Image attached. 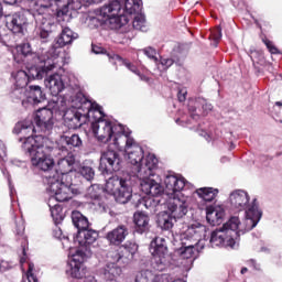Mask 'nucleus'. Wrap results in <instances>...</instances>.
<instances>
[{
  "label": "nucleus",
  "instance_id": "nucleus-1",
  "mask_svg": "<svg viewBox=\"0 0 282 282\" xmlns=\"http://www.w3.org/2000/svg\"><path fill=\"white\" fill-rule=\"evenodd\" d=\"M229 204L234 210H245V218L230 217L221 227L216 228L212 235L209 243L212 248H227V250L239 249V237L257 228L263 212L259 208V202L253 198L250 202V195L243 189H236L229 195Z\"/></svg>",
  "mask_w": 282,
  "mask_h": 282
},
{
  "label": "nucleus",
  "instance_id": "nucleus-2",
  "mask_svg": "<svg viewBox=\"0 0 282 282\" xmlns=\"http://www.w3.org/2000/svg\"><path fill=\"white\" fill-rule=\"evenodd\" d=\"M70 107L72 109H76V111L72 117L70 111H66L64 119L73 122L74 127H80L85 120H94L91 122L93 133L104 144H107L111 138L113 144H116V138H120L129 132V129L124 128V126L104 119L105 112L102 111V107L96 102H91L82 93L72 98Z\"/></svg>",
  "mask_w": 282,
  "mask_h": 282
},
{
  "label": "nucleus",
  "instance_id": "nucleus-3",
  "mask_svg": "<svg viewBox=\"0 0 282 282\" xmlns=\"http://www.w3.org/2000/svg\"><path fill=\"white\" fill-rule=\"evenodd\" d=\"M115 147L124 149V158L137 171L142 193L160 195L162 185L160 184V175L155 173L158 171V158L155 154L149 153L144 156V149L131 138V131L116 138Z\"/></svg>",
  "mask_w": 282,
  "mask_h": 282
},
{
  "label": "nucleus",
  "instance_id": "nucleus-4",
  "mask_svg": "<svg viewBox=\"0 0 282 282\" xmlns=\"http://www.w3.org/2000/svg\"><path fill=\"white\" fill-rule=\"evenodd\" d=\"M66 107L67 99L57 97L56 99H53V104H48V108L44 107L36 111L34 116L35 126L32 120L26 119L18 122L13 131L18 135H28V133H36V131L50 135L51 131L54 129V111H64V116L66 111H70V118L76 113V109L65 110Z\"/></svg>",
  "mask_w": 282,
  "mask_h": 282
},
{
  "label": "nucleus",
  "instance_id": "nucleus-5",
  "mask_svg": "<svg viewBox=\"0 0 282 282\" xmlns=\"http://www.w3.org/2000/svg\"><path fill=\"white\" fill-rule=\"evenodd\" d=\"M23 151H26L31 158V164L37 171L47 173L54 169L55 162L52 153L56 151V143L42 134L21 138Z\"/></svg>",
  "mask_w": 282,
  "mask_h": 282
},
{
  "label": "nucleus",
  "instance_id": "nucleus-6",
  "mask_svg": "<svg viewBox=\"0 0 282 282\" xmlns=\"http://www.w3.org/2000/svg\"><path fill=\"white\" fill-rule=\"evenodd\" d=\"M208 228L202 223H193L192 225H185L182 227L178 238L182 245L181 258L187 260V270H191L193 265V257L197 252V243L206 237Z\"/></svg>",
  "mask_w": 282,
  "mask_h": 282
},
{
  "label": "nucleus",
  "instance_id": "nucleus-7",
  "mask_svg": "<svg viewBox=\"0 0 282 282\" xmlns=\"http://www.w3.org/2000/svg\"><path fill=\"white\" fill-rule=\"evenodd\" d=\"M122 0H112L95 11L97 21L107 25L110 30H118L121 34H127L131 28L127 15L120 13L122 10Z\"/></svg>",
  "mask_w": 282,
  "mask_h": 282
},
{
  "label": "nucleus",
  "instance_id": "nucleus-8",
  "mask_svg": "<svg viewBox=\"0 0 282 282\" xmlns=\"http://www.w3.org/2000/svg\"><path fill=\"white\" fill-rule=\"evenodd\" d=\"M45 65L39 66H26L28 72L18 70L15 75H13V85L14 88L11 93V98L14 100H19V98H24L25 91H28V84L30 79L41 80L50 74V72H54V64H50L46 59H44Z\"/></svg>",
  "mask_w": 282,
  "mask_h": 282
},
{
  "label": "nucleus",
  "instance_id": "nucleus-9",
  "mask_svg": "<svg viewBox=\"0 0 282 282\" xmlns=\"http://www.w3.org/2000/svg\"><path fill=\"white\" fill-rule=\"evenodd\" d=\"M105 191L108 195H112L119 204H127L133 197L131 182L119 176L109 177L106 182Z\"/></svg>",
  "mask_w": 282,
  "mask_h": 282
},
{
  "label": "nucleus",
  "instance_id": "nucleus-10",
  "mask_svg": "<svg viewBox=\"0 0 282 282\" xmlns=\"http://www.w3.org/2000/svg\"><path fill=\"white\" fill-rule=\"evenodd\" d=\"M64 178H58V176H46L47 191L51 193V198L54 202H69L74 195H78V189L74 184L63 181Z\"/></svg>",
  "mask_w": 282,
  "mask_h": 282
},
{
  "label": "nucleus",
  "instance_id": "nucleus-11",
  "mask_svg": "<svg viewBox=\"0 0 282 282\" xmlns=\"http://www.w3.org/2000/svg\"><path fill=\"white\" fill-rule=\"evenodd\" d=\"M78 39V33H74L72 29L64 28L61 35L57 37L56 42L48 50L51 57H45L44 61L48 62L50 65H54V69H61L63 63V57H61L62 47L69 45Z\"/></svg>",
  "mask_w": 282,
  "mask_h": 282
},
{
  "label": "nucleus",
  "instance_id": "nucleus-12",
  "mask_svg": "<svg viewBox=\"0 0 282 282\" xmlns=\"http://www.w3.org/2000/svg\"><path fill=\"white\" fill-rule=\"evenodd\" d=\"M150 252L154 259V270L162 272L171 265V254L166 247V239L162 237L154 238L150 243Z\"/></svg>",
  "mask_w": 282,
  "mask_h": 282
},
{
  "label": "nucleus",
  "instance_id": "nucleus-13",
  "mask_svg": "<svg viewBox=\"0 0 282 282\" xmlns=\"http://www.w3.org/2000/svg\"><path fill=\"white\" fill-rule=\"evenodd\" d=\"M18 55H14L15 63H23L26 67H36V65H45V58H52L50 51L39 56V54L32 51L30 43H23L17 46Z\"/></svg>",
  "mask_w": 282,
  "mask_h": 282
},
{
  "label": "nucleus",
  "instance_id": "nucleus-14",
  "mask_svg": "<svg viewBox=\"0 0 282 282\" xmlns=\"http://www.w3.org/2000/svg\"><path fill=\"white\" fill-rule=\"evenodd\" d=\"M69 262L67 274L72 276V279H84L87 274V267H85V260L89 259V251L83 252V250L69 249L68 251Z\"/></svg>",
  "mask_w": 282,
  "mask_h": 282
},
{
  "label": "nucleus",
  "instance_id": "nucleus-15",
  "mask_svg": "<svg viewBox=\"0 0 282 282\" xmlns=\"http://www.w3.org/2000/svg\"><path fill=\"white\" fill-rule=\"evenodd\" d=\"M122 169V158L120 153L108 150L101 153L99 162V171L102 175H111Z\"/></svg>",
  "mask_w": 282,
  "mask_h": 282
},
{
  "label": "nucleus",
  "instance_id": "nucleus-16",
  "mask_svg": "<svg viewBox=\"0 0 282 282\" xmlns=\"http://www.w3.org/2000/svg\"><path fill=\"white\" fill-rule=\"evenodd\" d=\"M97 239L98 232L96 230L89 228L79 230L74 238V252L82 250L83 252H89V257H91V248H94V243ZM69 250H72V248H69Z\"/></svg>",
  "mask_w": 282,
  "mask_h": 282
},
{
  "label": "nucleus",
  "instance_id": "nucleus-17",
  "mask_svg": "<svg viewBox=\"0 0 282 282\" xmlns=\"http://www.w3.org/2000/svg\"><path fill=\"white\" fill-rule=\"evenodd\" d=\"M166 208L173 217L182 219L188 213V196L186 194L178 196H167Z\"/></svg>",
  "mask_w": 282,
  "mask_h": 282
},
{
  "label": "nucleus",
  "instance_id": "nucleus-18",
  "mask_svg": "<svg viewBox=\"0 0 282 282\" xmlns=\"http://www.w3.org/2000/svg\"><path fill=\"white\" fill-rule=\"evenodd\" d=\"M164 186L163 193L166 197L184 195L182 191L186 186V178L181 175L169 174L164 178Z\"/></svg>",
  "mask_w": 282,
  "mask_h": 282
},
{
  "label": "nucleus",
  "instance_id": "nucleus-19",
  "mask_svg": "<svg viewBox=\"0 0 282 282\" xmlns=\"http://www.w3.org/2000/svg\"><path fill=\"white\" fill-rule=\"evenodd\" d=\"M128 265L127 263H120V261L111 258V251L108 253V262L104 268V279L110 282H122V268Z\"/></svg>",
  "mask_w": 282,
  "mask_h": 282
},
{
  "label": "nucleus",
  "instance_id": "nucleus-20",
  "mask_svg": "<svg viewBox=\"0 0 282 282\" xmlns=\"http://www.w3.org/2000/svg\"><path fill=\"white\" fill-rule=\"evenodd\" d=\"M76 166V156L72 152H67V155L64 154V158L57 161L55 173L51 177H57V180H65L68 173L75 170Z\"/></svg>",
  "mask_w": 282,
  "mask_h": 282
},
{
  "label": "nucleus",
  "instance_id": "nucleus-21",
  "mask_svg": "<svg viewBox=\"0 0 282 282\" xmlns=\"http://www.w3.org/2000/svg\"><path fill=\"white\" fill-rule=\"evenodd\" d=\"M6 25L13 34L28 32V18L23 13H13L6 17Z\"/></svg>",
  "mask_w": 282,
  "mask_h": 282
},
{
  "label": "nucleus",
  "instance_id": "nucleus-22",
  "mask_svg": "<svg viewBox=\"0 0 282 282\" xmlns=\"http://www.w3.org/2000/svg\"><path fill=\"white\" fill-rule=\"evenodd\" d=\"M110 252L112 261H119V263H126L129 265V263H131V259H133V254L138 252V246L134 242H127L118 250H113Z\"/></svg>",
  "mask_w": 282,
  "mask_h": 282
},
{
  "label": "nucleus",
  "instance_id": "nucleus-23",
  "mask_svg": "<svg viewBox=\"0 0 282 282\" xmlns=\"http://www.w3.org/2000/svg\"><path fill=\"white\" fill-rule=\"evenodd\" d=\"M209 111H213V105L208 104L206 99L198 98L188 101V112L193 120H199L202 116H208Z\"/></svg>",
  "mask_w": 282,
  "mask_h": 282
},
{
  "label": "nucleus",
  "instance_id": "nucleus-24",
  "mask_svg": "<svg viewBox=\"0 0 282 282\" xmlns=\"http://www.w3.org/2000/svg\"><path fill=\"white\" fill-rule=\"evenodd\" d=\"M67 6H64L63 10L57 11L56 19L58 23H63V21H69L70 10H80L83 3H101L102 0H67Z\"/></svg>",
  "mask_w": 282,
  "mask_h": 282
},
{
  "label": "nucleus",
  "instance_id": "nucleus-25",
  "mask_svg": "<svg viewBox=\"0 0 282 282\" xmlns=\"http://www.w3.org/2000/svg\"><path fill=\"white\" fill-rule=\"evenodd\" d=\"M18 100H21L23 107L39 105L45 100V94L41 89V86H30L29 89L25 90V96L18 98Z\"/></svg>",
  "mask_w": 282,
  "mask_h": 282
},
{
  "label": "nucleus",
  "instance_id": "nucleus-26",
  "mask_svg": "<svg viewBox=\"0 0 282 282\" xmlns=\"http://www.w3.org/2000/svg\"><path fill=\"white\" fill-rule=\"evenodd\" d=\"M44 85L46 89L52 94V96H58L63 89H65V83L63 82V77L61 74L54 73L47 76L44 79Z\"/></svg>",
  "mask_w": 282,
  "mask_h": 282
},
{
  "label": "nucleus",
  "instance_id": "nucleus-27",
  "mask_svg": "<svg viewBox=\"0 0 282 282\" xmlns=\"http://www.w3.org/2000/svg\"><path fill=\"white\" fill-rule=\"evenodd\" d=\"M224 217L226 209L221 205H210L206 208V219L210 226H218Z\"/></svg>",
  "mask_w": 282,
  "mask_h": 282
},
{
  "label": "nucleus",
  "instance_id": "nucleus-28",
  "mask_svg": "<svg viewBox=\"0 0 282 282\" xmlns=\"http://www.w3.org/2000/svg\"><path fill=\"white\" fill-rule=\"evenodd\" d=\"M82 144L83 140H80V137L78 134H73L72 137L61 135L55 143V147L62 151V153H69L67 147L68 149H72V147H80Z\"/></svg>",
  "mask_w": 282,
  "mask_h": 282
},
{
  "label": "nucleus",
  "instance_id": "nucleus-29",
  "mask_svg": "<svg viewBox=\"0 0 282 282\" xmlns=\"http://www.w3.org/2000/svg\"><path fill=\"white\" fill-rule=\"evenodd\" d=\"M129 235V229L124 225H119L111 231H109L106 235L107 241L111 243V246H120L124 239H127V236Z\"/></svg>",
  "mask_w": 282,
  "mask_h": 282
},
{
  "label": "nucleus",
  "instance_id": "nucleus-30",
  "mask_svg": "<svg viewBox=\"0 0 282 282\" xmlns=\"http://www.w3.org/2000/svg\"><path fill=\"white\" fill-rule=\"evenodd\" d=\"M145 193V195H150L148 197L139 199V206H144L148 210H151V208H155L156 206H160L162 204V200H160V195L164 194V187H162V192L158 195H153L151 193Z\"/></svg>",
  "mask_w": 282,
  "mask_h": 282
},
{
  "label": "nucleus",
  "instance_id": "nucleus-31",
  "mask_svg": "<svg viewBox=\"0 0 282 282\" xmlns=\"http://www.w3.org/2000/svg\"><path fill=\"white\" fill-rule=\"evenodd\" d=\"M176 219L177 217L173 216L170 212H163L159 215L158 224L162 230H171Z\"/></svg>",
  "mask_w": 282,
  "mask_h": 282
},
{
  "label": "nucleus",
  "instance_id": "nucleus-32",
  "mask_svg": "<svg viewBox=\"0 0 282 282\" xmlns=\"http://www.w3.org/2000/svg\"><path fill=\"white\" fill-rule=\"evenodd\" d=\"M133 221L137 226V232H140V235L145 232V230H149V215L142 212H137L134 213Z\"/></svg>",
  "mask_w": 282,
  "mask_h": 282
},
{
  "label": "nucleus",
  "instance_id": "nucleus-33",
  "mask_svg": "<svg viewBox=\"0 0 282 282\" xmlns=\"http://www.w3.org/2000/svg\"><path fill=\"white\" fill-rule=\"evenodd\" d=\"M54 198L48 199L51 217H53L55 224H61V221L65 219V213H63V207L58 204H54Z\"/></svg>",
  "mask_w": 282,
  "mask_h": 282
},
{
  "label": "nucleus",
  "instance_id": "nucleus-34",
  "mask_svg": "<svg viewBox=\"0 0 282 282\" xmlns=\"http://www.w3.org/2000/svg\"><path fill=\"white\" fill-rule=\"evenodd\" d=\"M196 195L203 199V202H213V199L219 195V189L213 187H200L196 189Z\"/></svg>",
  "mask_w": 282,
  "mask_h": 282
},
{
  "label": "nucleus",
  "instance_id": "nucleus-35",
  "mask_svg": "<svg viewBox=\"0 0 282 282\" xmlns=\"http://www.w3.org/2000/svg\"><path fill=\"white\" fill-rule=\"evenodd\" d=\"M72 221L75 228H77L78 232H80V230H86L87 228H89V220L87 219V217L80 214V212L75 210L72 213Z\"/></svg>",
  "mask_w": 282,
  "mask_h": 282
},
{
  "label": "nucleus",
  "instance_id": "nucleus-36",
  "mask_svg": "<svg viewBox=\"0 0 282 282\" xmlns=\"http://www.w3.org/2000/svg\"><path fill=\"white\" fill-rule=\"evenodd\" d=\"M132 28H134V30H139L140 32H149L147 17L143 13H137L132 22Z\"/></svg>",
  "mask_w": 282,
  "mask_h": 282
},
{
  "label": "nucleus",
  "instance_id": "nucleus-37",
  "mask_svg": "<svg viewBox=\"0 0 282 282\" xmlns=\"http://www.w3.org/2000/svg\"><path fill=\"white\" fill-rule=\"evenodd\" d=\"M124 11L128 14H135V12H140L142 10V0H124Z\"/></svg>",
  "mask_w": 282,
  "mask_h": 282
},
{
  "label": "nucleus",
  "instance_id": "nucleus-38",
  "mask_svg": "<svg viewBox=\"0 0 282 282\" xmlns=\"http://www.w3.org/2000/svg\"><path fill=\"white\" fill-rule=\"evenodd\" d=\"M116 58H117V61H120L122 63V65H124L127 67V69L132 72V74H135L137 76H139L140 80H143L144 83H149V77L140 74V70H138V67H135V65L122 59V57H120L118 55H116Z\"/></svg>",
  "mask_w": 282,
  "mask_h": 282
},
{
  "label": "nucleus",
  "instance_id": "nucleus-39",
  "mask_svg": "<svg viewBox=\"0 0 282 282\" xmlns=\"http://www.w3.org/2000/svg\"><path fill=\"white\" fill-rule=\"evenodd\" d=\"M77 172L79 175H82V177H84V180H87V182H91V180L96 177V171H94L91 165L84 164L78 169Z\"/></svg>",
  "mask_w": 282,
  "mask_h": 282
},
{
  "label": "nucleus",
  "instance_id": "nucleus-40",
  "mask_svg": "<svg viewBox=\"0 0 282 282\" xmlns=\"http://www.w3.org/2000/svg\"><path fill=\"white\" fill-rule=\"evenodd\" d=\"M102 194V187L98 184H94L87 188L86 197L88 199H99L100 195Z\"/></svg>",
  "mask_w": 282,
  "mask_h": 282
},
{
  "label": "nucleus",
  "instance_id": "nucleus-41",
  "mask_svg": "<svg viewBox=\"0 0 282 282\" xmlns=\"http://www.w3.org/2000/svg\"><path fill=\"white\" fill-rule=\"evenodd\" d=\"M53 236L55 237V239H59V241H62L63 248H66L68 250L69 248H73L69 247V238L63 235V229H61L59 227L54 228Z\"/></svg>",
  "mask_w": 282,
  "mask_h": 282
},
{
  "label": "nucleus",
  "instance_id": "nucleus-42",
  "mask_svg": "<svg viewBox=\"0 0 282 282\" xmlns=\"http://www.w3.org/2000/svg\"><path fill=\"white\" fill-rule=\"evenodd\" d=\"M154 273L150 270L141 271L135 276V282H153Z\"/></svg>",
  "mask_w": 282,
  "mask_h": 282
},
{
  "label": "nucleus",
  "instance_id": "nucleus-43",
  "mask_svg": "<svg viewBox=\"0 0 282 282\" xmlns=\"http://www.w3.org/2000/svg\"><path fill=\"white\" fill-rule=\"evenodd\" d=\"M156 65V69L159 72H166L171 65H173V61L171 58H164L162 57L161 59H158V62H154Z\"/></svg>",
  "mask_w": 282,
  "mask_h": 282
},
{
  "label": "nucleus",
  "instance_id": "nucleus-44",
  "mask_svg": "<svg viewBox=\"0 0 282 282\" xmlns=\"http://www.w3.org/2000/svg\"><path fill=\"white\" fill-rule=\"evenodd\" d=\"M143 54L150 58V61H153L154 63H158V51L153 47H145L142 50Z\"/></svg>",
  "mask_w": 282,
  "mask_h": 282
},
{
  "label": "nucleus",
  "instance_id": "nucleus-45",
  "mask_svg": "<svg viewBox=\"0 0 282 282\" xmlns=\"http://www.w3.org/2000/svg\"><path fill=\"white\" fill-rule=\"evenodd\" d=\"M26 279L29 282H39V279L34 276V263H29Z\"/></svg>",
  "mask_w": 282,
  "mask_h": 282
},
{
  "label": "nucleus",
  "instance_id": "nucleus-46",
  "mask_svg": "<svg viewBox=\"0 0 282 282\" xmlns=\"http://www.w3.org/2000/svg\"><path fill=\"white\" fill-rule=\"evenodd\" d=\"M212 39H213L215 45H217V43H219V41H221V28L220 26H217V29H215L212 32Z\"/></svg>",
  "mask_w": 282,
  "mask_h": 282
},
{
  "label": "nucleus",
  "instance_id": "nucleus-47",
  "mask_svg": "<svg viewBox=\"0 0 282 282\" xmlns=\"http://www.w3.org/2000/svg\"><path fill=\"white\" fill-rule=\"evenodd\" d=\"M15 232L19 237H23V232H25V224L23 223V220L17 223Z\"/></svg>",
  "mask_w": 282,
  "mask_h": 282
},
{
  "label": "nucleus",
  "instance_id": "nucleus-48",
  "mask_svg": "<svg viewBox=\"0 0 282 282\" xmlns=\"http://www.w3.org/2000/svg\"><path fill=\"white\" fill-rule=\"evenodd\" d=\"M7 158H8V153L6 151V144H3V141L0 140V160L2 162H6Z\"/></svg>",
  "mask_w": 282,
  "mask_h": 282
},
{
  "label": "nucleus",
  "instance_id": "nucleus-49",
  "mask_svg": "<svg viewBox=\"0 0 282 282\" xmlns=\"http://www.w3.org/2000/svg\"><path fill=\"white\" fill-rule=\"evenodd\" d=\"M152 282H169V274H155Z\"/></svg>",
  "mask_w": 282,
  "mask_h": 282
},
{
  "label": "nucleus",
  "instance_id": "nucleus-50",
  "mask_svg": "<svg viewBox=\"0 0 282 282\" xmlns=\"http://www.w3.org/2000/svg\"><path fill=\"white\" fill-rule=\"evenodd\" d=\"M264 45H267V47L271 54H278L279 50L275 47L274 44H272V42H270L269 40H265Z\"/></svg>",
  "mask_w": 282,
  "mask_h": 282
},
{
  "label": "nucleus",
  "instance_id": "nucleus-51",
  "mask_svg": "<svg viewBox=\"0 0 282 282\" xmlns=\"http://www.w3.org/2000/svg\"><path fill=\"white\" fill-rule=\"evenodd\" d=\"M249 268H252V270H256L257 272H259V270H261V264L259 262H257V260H249L248 261Z\"/></svg>",
  "mask_w": 282,
  "mask_h": 282
},
{
  "label": "nucleus",
  "instance_id": "nucleus-52",
  "mask_svg": "<svg viewBox=\"0 0 282 282\" xmlns=\"http://www.w3.org/2000/svg\"><path fill=\"white\" fill-rule=\"evenodd\" d=\"M186 94H188L186 88H181L178 90L177 98H178L180 102H184V100H186Z\"/></svg>",
  "mask_w": 282,
  "mask_h": 282
},
{
  "label": "nucleus",
  "instance_id": "nucleus-53",
  "mask_svg": "<svg viewBox=\"0 0 282 282\" xmlns=\"http://www.w3.org/2000/svg\"><path fill=\"white\" fill-rule=\"evenodd\" d=\"M93 52L94 54H102V47L93 45Z\"/></svg>",
  "mask_w": 282,
  "mask_h": 282
},
{
  "label": "nucleus",
  "instance_id": "nucleus-54",
  "mask_svg": "<svg viewBox=\"0 0 282 282\" xmlns=\"http://www.w3.org/2000/svg\"><path fill=\"white\" fill-rule=\"evenodd\" d=\"M84 282H98V281H96V278H94L93 275H88L85 278Z\"/></svg>",
  "mask_w": 282,
  "mask_h": 282
},
{
  "label": "nucleus",
  "instance_id": "nucleus-55",
  "mask_svg": "<svg viewBox=\"0 0 282 282\" xmlns=\"http://www.w3.org/2000/svg\"><path fill=\"white\" fill-rule=\"evenodd\" d=\"M9 189H10V195H13L14 186H12V182H10V181H9Z\"/></svg>",
  "mask_w": 282,
  "mask_h": 282
},
{
  "label": "nucleus",
  "instance_id": "nucleus-56",
  "mask_svg": "<svg viewBox=\"0 0 282 282\" xmlns=\"http://www.w3.org/2000/svg\"><path fill=\"white\" fill-rule=\"evenodd\" d=\"M246 272H248V268L245 267L241 269V274H246Z\"/></svg>",
  "mask_w": 282,
  "mask_h": 282
},
{
  "label": "nucleus",
  "instance_id": "nucleus-57",
  "mask_svg": "<svg viewBox=\"0 0 282 282\" xmlns=\"http://www.w3.org/2000/svg\"><path fill=\"white\" fill-rule=\"evenodd\" d=\"M275 105H276L278 107H282V102H281V101H276Z\"/></svg>",
  "mask_w": 282,
  "mask_h": 282
},
{
  "label": "nucleus",
  "instance_id": "nucleus-58",
  "mask_svg": "<svg viewBox=\"0 0 282 282\" xmlns=\"http://www.w3.org/2000/svg\"><path fill=\"white\" fill-rule=\"evenodd\" d=\"M21 263H25V259L22 258V259H21Z\"/></svg>",
  "mask_w": 282,
  "mask_h": 282
},
{
  "label": "nucleus",
  "instance_id": "nucleus-59",
  "mask_svg": "<svg viewBox=\"0 0 282 282\" xmlns=\"http://www.w3.org/2000/svg\"><path fill=\"white\" fill-rule=\"evenodd\" d=\"M3 263V261L0 260V268H1V264Z\"/></svg>",
  "mask_w": 282,
  "mask_h": 282
},
{
  "label": "nucleus",
  "instance_id": "nucleus-60",
  "mask_svg": "<svg viewBox=\"0 0 282 282\" xmlns=\"http://www.w3.org/2000/svg\"><path fill=\"white\" fill-rule=\"evenodd\" d=\"M176 122H180V119H177Z\"/></svg>",
  "mask_w": 282,
  "mask_h": 282
},
{
  "label": "nucleus",
  "instance_id": "nucleus-61",
  "mask_svg": "<svg viewBox=\"0 0 282 282\" xmlns=\"http://www.w3.org/2000/svg\"><path fill=\"white\" fill-rule=\"evenodd\" d=\"M0 235H1V229H0Z\"/></svg>",
  "mask_w": 282,
  "mask_h": 282
}]
</instances>
